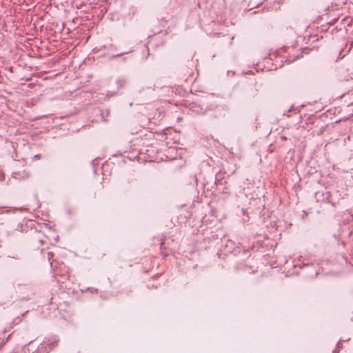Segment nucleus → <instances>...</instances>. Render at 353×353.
<instances>
[{
  "label": "nucleus",
  "instance_id": "obj_1",
  "mask_svg": "<svg viewBox=\"0 0 353 353\" xmlns=\"http://www.w3.org/2000/svg\"><path fill=\"white\" fill-rule=\"evenodd\" d=\"M30 231L28 232V236H30L31 241L34 243H39L41 245H43L46 243V240L48 239L47 236L41 231V228H42L38 223H33L30 221Z\"/></svg>",
  "mask_w": 353,
  "mask_h": 353
},
{
  "label": "nucleus",
  "instance_id": "obj_2",
  "mask_svg": "<svg viewBox=\"0 0 353 353\" xmlns=\"http://www.w3.org/2000/svg\"><path fill=\"white\" fill-rule=\"evenodd\" d=\"M325 196L327 203H330L333 207L338 205L344 199V196L339 190H335L333 192L326 191Z\"/></svg>",
  "mask_w": 353,
  "mask_h": 353
},
{
  "label": "nucleus",
  "instance_id": "obj_3",
  "mask_svg": "<svg viewBox=\"0 0 353 353\" xmlns=\"http://www.w3.org/2000/svg\"><path fill=\"white\" fill-rule=\"evenodd\" d=\"M259 88L257 83H251L248 85L244 90L245 97L250 100H254L259 97Z\"/></svg>",
  "mask_w": 353,
  "mask_h": 353
},
{
  "label": "nucleus",
  "instance_id": "obj_4",
  "mask_svg": "<svg viewBox=\"0 0 353 353\" xmlns=\"http://www.w3.org/2000/svg\"><path fill=\"white\" fill-rule=\"evenodd\" d=\"M190 109L193 112H195L197 114H205L207 111L208 108H204L203 105L198 103L197 102H193L190 104Z\"/></svg>",
  "mask_w": 353,
  "mask_h": 353
},
{
  "label": "nucleus",
  "instance_id": "obj_5",
  "mask_svg": "<svg viewBox=\"0 0 353 353\" xmlns=\"http://www.w3.org/2000/svg\"><path fill=\"white\" fill-rule=\"evenodd\" d=\"M351 82V81L346 80L339 85V89L342 92L341 97L345 95L346 94H348L351 90H353V86L350 85Z\"/></svg>",
  "mask_w": 353,
  "mask_h": 353
},
{
  "label": "nucleus",
  "instance_id": "obj_6",
  "mask_svg": "<svg viewBox=\"0 0 353 353\" xmlns=\"http://www.w3.org/2000/svg\"><path fill=\"white\" fill-rule=\"evenodd\" d=\"M45 339L48 348H50V351L58 346L59 339L57 336L45 338Z\"/></svg>",
  "mask_w": 353,
  "mask_h": 353
},
{
  "label": "nucleus",
  "instance_id": "obj_7",
  "mask_svg": "<svg viewBox=\"0 0 353 353\" xmlns=\"http://www.w3.org/2000/svg\"><path fill=\"white\" fill-rule=\"evenodd\" d=\"M50 348H48L46 339L43 341L38 346L36 350V353H49Z\"/></svg>",
  "mask_w": 353,
  "mask_h": 353
},
{
  "label": "nucleus",
  "instance_id": "obj_8",
  "mask_svg": "<svg viewBox=\"0 0 353 353\" xmlns=\"http://www.w3.org/2000/svg\"><path fill=\"white\" fill-rule=\"evenodd\" d=\"M251 260H253V259H250L249 256L248 258L247 263L245 264H239L238 266V268L239 270H242L243 271H246V270L252 269V267L251 265V261H250Z\"/></svg>",
  "mask_w": 353,
  "mask_h": 353
},
{
  "label": "nucleus",
  "instance_id": "obj_9",
  "mask_svg": "<svg viewBox=\"0 0 353 353\" xmlns=\"http://www.w3.org/2000/svg\"><path fill=\"white\" fill-rule=\"evenodd\" d=\"M325 194H326V191L325 192H316L315 193V198L316 199L317 201H323V202H327L326 201V196H325Z\"/></svg>",
  "mask_w": 353,
  "mask_h": 353
},
{
  "label": "nucleus",
  "instance_id": "obj_10",
  "mask_svg": "<svg viewBox=\"0 0 353 353\" xmlns=\"http://www.w3.org/2000/svg\"><path fill=\"white\" fill-rule=\"evenodd\" d=\"M29 228H30V225H28V223H26V225L21 224V223H19L17 225V228H16L15 230H18V231H21V232L26 231L28 232V231L27 230Z\"/></svg>",
  "mask_w": 353,
  "mask_h": 353
},
{
  "label": "nucleus",
  "instance_id": "obj_11",
  "mask_svg": "<svg viewBox=\"0 0 353 353\" xmlns=\"http://www.w3.org/2000/svg\"><path fill=\"white\" fill-rule=\"evenodd\" d=\"M310 50H311V49L305 48L304 49H303L301 54H303V53L308 54Z\"/></svg>",
  "mask_w": 353,
  "mask_h": 353
},
{
  "label": "nucleus",
  "instance_id": "obj_12",
  "mask_svg": "<svg viewBox=\"0 0 353 353\" xmlns=\"http://www.w3.org/2000/svg\"><path fill=\"white\" fill-rule=\"evenodd\" d=\"M8 338H9V336L6 339L0 340V347H2L3 345H4V344L8 341Z\"/></svg>",
  "mask_w": 353,
  "mask_h": 353
},
{
  "label": "nucleus",
  "instance_id": "obj_13",
  "mask_svg": "<svg viewBox=\"0 0 353 353\" xmlns=\"http://www.w3.org/2000/svg\"><path fill=\"white\" fill-rule=\"evenodd\" d=\"M193 57H194V54L192 53H190L188 56H187V59L188 61H192L193 59Z\"/></svg>",
  "mask_w": 353,
  "mask_h": 353
},
{
  "label": "nucleus",
  "instance_id": "obj_14",
  "mask_svg": "<svg viewBox=\"0 0 353 353\" xmlns=\"http://www.w3.org/2000/svg\"><path fill=\"white\" fill-rule=\"evenodd\" d=\"M127 53H128V52H121L120 54H116V55H113L112 58L119 57H121L123 54H127Z\"/></svg>",
  "mask_w": 353,
  "mask_h": 353
},
{
  "label": "nucleus",
  "instance_id": "obj_15",
  "mask_svg": "<svg viewBox=\"0 0 353 353\" xmlns=\"http://www.w3.org/2000/svg\"><path fill=\"white\" fill-rule=\"evenodd\" d=\"M53 255H54V254H53V253H52V252H48V260H50V257L53 256Z\"/></svg>",
  "mask_w": 353,
  "mask_h": 353
},
{
  "label": "nucleus",
  "instance_id": "obj_16",
  "mask_svg": "<svg viewBox=\"0 0 353 353\" xmlns=\"http://www.w3.org/2000/svg\"><path fill=\"white\" fill-rule=\"evenodd\" d=\"M164 243L163 242H161V244H160V249L162 250L163 248H164Z\"/></svg>",
  "mask_w": 353,
  "mask_h": 353
},
{
  "label": "nucleus",
  "instance_id": "obj_17",
  "mask_svg": "<svg viewBox=\"0 0 353 353\" xmlns=\"http://www.w3.org/2000/svg\"><path fill=\"white\" fill-rule=\"evenodd\" d=\"M300 57H303V54H301H301H298V55H296V57L293 59V60H295V59H299V58H300Z\"/></svg>",
  "mask_w": 353,
  "mask_h": 353
},
{
  "label": "nucleus",
  "instance_id": "obj_18",
  "mask_svg": "<svg viewBox=\"0 0 353 353\" xmlns=\"http://www.w3.org/2000/svg\"><path fill=\"white\" fill-rule=\"evenodd\" d=\"M287 48H288V47L283 46V47L281 49H283L285 51Z\"/></svg>",
  "mask_w": 353,
  "mask_h": 353
},
{
  "label": "nucleus",
  "instance_id": "obj_19",
  "mask_svg": "<svg viewBox=\"0 0 353 353\" xmlns=\"http://www.w3.org/2000/svg\"><path fill=\"white\" fill-rule=\"evenodd\" d=\"M104 114H105V113H104V111H103V110H102V111H101V116H102V117H103V118H104Z\"/></svg>",
  "mask_w": 353,
  "mask_h": 353
},
{
  "label": "nucleus",
  "instance_id": "obj_20",
  "mask_svg": "<svg viewBox=\"0 0 353 353\" xmlns=\"http://www.w3.org/2000/svg\"><path fill=\"white\" fill-rule=\"evenodd\" d=\"M105 112L107 113V116H108L109 115V110H106Z\"/></svg>",
  "mask_w": 353,
  "mask_h": 353
},
{
  "label": "nucleus",
  "instance_id": "obj_21",
  "mask_svg": "<svg viewBox=\"0 0 353 353\" xmlns=\"http://www.w3.org/2000/svg\"><path fill=\"white\" fill-rule=\"evenodd\" d=\"M293 109V107H292L290 109H289L288 112H291Z\"/></svg>",
  "mask_w": 353,
  "mask_h": 353
}]
</instances>
